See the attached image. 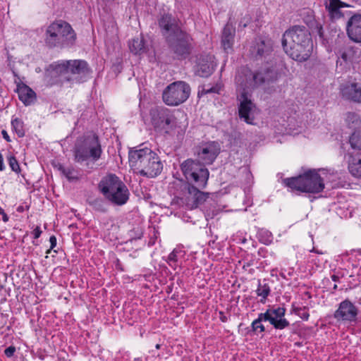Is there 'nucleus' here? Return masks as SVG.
Here are the masks:
<instances>
[{
	"label": "nucleus",
	"instance_id": "nucleus-1",
	"mask_svg": "<svg viewBox=\"0 0 361 361\" xmlns=\"http://www.w3.org/2000/svg\"><path fill=\"white\" fill-rule=\"evenodd\" d=\"M219 145L207 142L197 148V159H188L180 164V170L188 183L186 204L190 209L197 208L208 198L209 193L202 192L208 182L209 172L205 167L212 164L219 154Z\"/></svg>",
	"mask_w": 361,
	"mask_h": 361
},
{
	"label": "nucleus",
	"instance_id": "nucleus-2",
	"mask_svg": "<svg viewBox=\"0 0 361 361\" xmlns=\"http://www.w3.org/2000/svg\"><path fill=\"white\" fill-rule=\"evenodd\" d=\"M281 42L286 54L295 61H305L312 54L311 34L305 26L294 25L286 30Z\"/></svg>",
	"mask_w": 361,
	"mask_h": 361
},
{
	"label": "nucleus",
	"instance_id": "nucleus-3",
	"mask_svg": "<svg viewBox=\"0 0 361 361\" xmlns=\"http://www.w3.org/2000/svg\"><path fill=\"white\" fill-rule=\"evenodd\" d=\"M50 75L56 79L51 82L62 85L64 82L82 83L90 78L92 69L85 60H61L51 63Z\"/></svg>",
	"mask_w": 361,
	"mask_h": 361
},
{
	"label": "nucleus",
	"instance_id": "nucleus-4",
	"mask_svg": "<svg viewBox=\"0 0 361 361\" xmlns=\"http://www.w3.org/2000/svg\"><path fill=\"white\" fill-rule=\"evenodd\" d=\"M128 159L130 166L142 176L156 177L163 169V164L158 154L142 145L130 149Z\"/></svg>",
	"mask_w": 361,
	"mask_h": 361
},
{
	"label": "nucleus",
	"instance_id": "nucleus-5",
	"mask_svg": "<svg viewBox=\"0 0 361 361\" xmlns=\"http://www.w3.org/2000/svg\"><path fill=\"white\" fill-rule=\"evenodd\" d=\"M75 162L82 164H94L102 157L103 149L99 135L94 132H88L77 138L73 148Z\"/></svg>",
	"mask_w": 361,
	"mask_h": 361
},
{
	"label": "nucleus",
	"instance_id": "nucleus-6",
	"mask_svg": "<svg viewBox=\"0 0 361 361\" xmlns=\"http://www.w3.org/2000/svg\"><path fill=\"white\" fill-rule=\"evenodd\" d=\"M76 39L77 35L70 23L61 19L51 23L44 35V44L49 49L71 48Z\"/></svg>",
	"mask_w": 361,
	"mask_h": 361
},
{
	"label": "nucleus",
	"instance_id": "nucleus-7",
	"mask_svg": "<svg viewBox=\"0 0 361 361\" xmlns=\"http://www.w3.org/2000/svg\"><path fill=\"white\" fill-rule=\"evenodd\" d=\"M283 183L293 190L306 193L317 194L325 188L324 180L317 169H309L298 176L285 178Z\"/></svg>",
	"mask_w": 361,
	"mask_h": 361
},
{
	"label": "nucleus",
	"instance_id": "nucleus-8",
	"mask_svg": "<svg viewBox=\"0 0 361 361\" xmlns=\"http://www.w3.org/2000/svg\"><path fill=\"white\" fill-rule=\"evenodd\" d=\"M275 80L274 73L269 68L254 73L247 68H242L238 71L235 78L238 94L243 92L250 94L252 89Z\"/></svg>",
	"mask_w": 361,
	"mask_h": 361
},
{
	"label": "nucleus",
	"instance_id": "nucleus-9",
	"mask_svg": "<svg viewBox=\"0 0 361 361\" xmlns=\"http://www.w3.org/2000/svg\"><path fill=\"white\" fill-rule=\"evenodd\" d=\"M98 187L106 199L115 205H123L129 199L127 186L115 174L109 173L103 177Z\"/></svg>",
	"mask_w": 361,
	"mask_h": 361
},
{
	"label": "nucleus",
	"instance_id": "nucleus-10",
	"mask_svg": "<svg viewBox=\"0 0 361 361\" xmlns=\"http://www.w3.org/2000/svg\"><path fill=\"white\" fill-rule=\"evenodd\" d=\"M286 310L284 307H271L265 312L259 313L251 324V331L255 334L264 333L265 327L262 322H269L275 329L283 330L290 326V322L285 318Z\"/></svg>",
	"mask_w": 361,
	"mask_h": 361
},
{
	"label": "nucleus",
	"instance_id": "nucleus-11",
	"mask_svg": "<svg viewBox=\"0 0 361 361\" xmlns=\"http://www.w3.org/2000/svg\"><path fill=\"white\" fill-rule=\"evenodd\" d=\"M192 36L185 31L178 33L174 37H169L166 41L173 58L178 60H185L192 53L193 45Z\"/></svg>",
	"mask_w": 361,
	"mask_h": 361
},
{
	"label": "nucleus",
	"instance_id": "nucleus-12",
	"mask_svg": "<svg viewBox=\"0 0 361 361\" xmlns=\"http://www.w3.org/2000/svg\"><path fill=\"white\" fill-rule=\"evenodd\" d=\"M190 94V87L184 81H176L166 87L162 94L164 102L168 106H178L185 102Z\"/></svg>",
	"mask_w": 361,
	"mask_h": 361
},
{
	"label": "nucleus",
	"instance_id": "nucleus-13",
	"mask_svg": "<svg viewBox=\"0 0 361 361\" xmlns=\"http://www.w3.org/2000/svg\"><path fill=\"white\" fill-rule=\"evenodd\" d=\"M151 123L160 133L169 134L173 128L175 116L172 111L164 106H156L149 111Z\"/></svg>",
	"mask_w": 361,
	"mask_h": 361
},
{
	"label": "nucleus",
	"instance_id": "nucleus-14",
	"mask_svg": "<svg viewBox=\"0 0 361 361\" xmlns=\"http://www.w3.org/2000/svg\"><path fill=\"white\" fill-rule=\"evenodd\" d=\"M238 104V116L247 124H254V112L255 104L251 100V94L245 92L237 94Z\"/></svg>",
	"mask_w": 361,
	"mask_h": 361
},
{
	"label": "nucleus",
	"instance_id": "nucleus-15",
	"mask_svg": "<svg viewBox=\"0 0 361 361\" xmlns=\"http://www.w3.org/2000/svg\"><path fill=\"white\" fill-rule=\"evenodd\" d=\"M357 315L358 308L348 299L340 302L338 309L334 313V317L338 322L350 323L355 322Z\"/></svg>",
	"mask_w": 361,
	"mask_h": 361
},
{
	"label": "nucleus",
	"instance_id": "nucleus-16",
	"mask_svg": "<svg viewBox=\"0 0 361 361\" xmlns=\"http://www.w3.org/2000/svg\"><path fill=\"white\" fill-rule=\"evenodd\" d=\"M158 23L166 41L169 39V37H174L183 31L179 26L178 20L171 14L162 15L159 19Z\"/></svg>",
	"mask_w": 361,
	"mask_h": 361
},
{
	"label": "nucleus",
	"instance_id": "nucleus-17",
	"mask_svg": "<svg viewBox=\"0 0 361 361\" xmlns=\"http://www.w3.org/2000/svg\"><path fill=\"white\" fill-rule=\"evenodd\" d=\"M272 51L273 46L271 41L261 39L256 40L250 49V54L255 60L266 59Z\"/></svg>",
	"mask_w": 361,
	"mask_h": 361
},
{
	"label": "nucleus",
	"instance_id": "nucleus-18",
	"mask_svg": "<svg viewBox=\"0 0 361 361\" xmlns=\"http://www.w3.org/2000/svg\"><path fill=\"white\" fill-rule=\"evenodd\" d=\"M346 32L351 41L361 43V14L350 16L346 23Z\"/></svg>",
	"mask_w": 361,
	"mask_h": 361
},
{
	"label": "nucleus",
	"instance_id": "nucleus-19",
	"mask_svg": "<svg viewBox=\"0 0 361 361\" xmlns=\"http://www.w3.org/2000/svg\"><path fill=\"white\" fill-rule=\"evenodd\" d=\"M212 57L208 54H200L197 57L195 73L202 78L209 76L214 71Z\"/></svg>",
	"mask_w": 361,
	"mask_h": 361
},
{
	"label": "nucleus",
	"instance_id": "nucleus-20",
	"mask_svg": "<svg viewBox=\"0 0 361 361\" xmlns=\"http://www.w3.org/2000/svg\"><path fill=\"white\" fill-rule=\"evenodd\" d=\"M235 34V27L232 23H226L222 30L221 44L222 48L227 54L233 51Z\"/></svg>",
	"mask_w": 361,
	"mask_h": 361
},
{
	"label": "nucleus",
	"instance_id": "nucleus-21",
	"mask_svg": "<svg viewBox=\"0 0 361 361\" xmlns=\"http://www.w3.org/2000/svg\"><path fill=\"white\" fill-rule=\"evenodd\" d=\"M343 97L357 103H361V86L357 83L343 85L341 89Z\"/></svg>",
	"mask_w": 361,
	"mask_h": 361
},
{
	"label": "nucleus",
	"instance_id": "nucleus-22",
	"mask_svg": "<svg viewBox=\"0 0 361 361\" xmlns=\"http://www.w3.org/2000/svg\"><path fill=\"white\" fill-rule=\"evenodd\" d=\"M17 83V92L18 94L19 99L25 105L29 106L34 103L36 100L35 92L27 85L24 83Z\"/></svg>",
	"mask_w": 361,
	"mask_h": 361
},
{
	"label": "nucleus",
	"instance_id": "nucleus-23",
	"mask_svg": "<svg viewBox=\"0 0 361 361\" xmlns=\"http://www.w3.org/2000/svg\"><path fill=\"white\" fill-rule=\"evenodd\" d=\"M57 169L69 182L78 181L80 178L79 170L73 166L65 167L63 165L59 164L57 166Z\"/></svg>",
	"mask_w": 361,
	"mask_h": 361
},
{
	"label": "nucleus",
	"instance_id": "nucleus-24",
	"mask_svg": "<svg viewBox=\"0 0 361 361\" xmlns=\"http://www.w3.org/2000/svg\"><path fill=\"white\" fill-rule=\"evenodd\" d=\"M255 292L257 295L260 297L259 302L264 304L271 293V287L269 283V279H264L262 281L259 280L257 288Z\"/></svg>",
	"mask_w": 361,
	"mask_h": 361
},
{
	"label": "nucleus",
	"instance_id": "nucleus-25",
	"mask_svg": "<svg viewBox=\"0 0 361 361\" xmlns=\"http://www.w3.org/2000/svg\"><path fill=\"white\" fill-rule=\"evenodd\" d=\"M129 49L134 54H142L146 51L143 38L133 39L129 42Z\"/></svg>",
	"mask_w": 361,
	"mask_h": 361
},
{
	"label": "nucleus",
	"instance_id": "nucleus-26",
	"mask_svg": "<svg viewBox=\"0 0 361 361\" xmlns=\"http://www.w3.org/2000/svg\"><path fill=\"white\" fill-rule=\"evenodd\" d=\"M88 204L96 212L101 213H105L107 212V203L102 197L89 200Z\"/></svg>",
	"mask_w": 361,
	"mask_h": 361
},
{
	"label": "nucleus",
	"instance_id": "nucleus-27",
	"mask_svg": "<svg viewBox=\"0 0 361 361\" xmlns=\"http://www.w3.org/2000/svg\"><path fill=\"white\" fill-rule=\"evenodd\" d=\"M348 170L353 176L361 178V158L352 157L348 164Z\"/></svg>",
	"mask_w": 361,
	"mask_h": 361
},
{
	"label": "nucleus",
	"instance_id": "nucleus-28",
	"mask_svg": "<svg viewBox=\"0 0 361 361\" xmlns=\"http://www.w3.org/2000/svg\"><path fill=\"white\" fill-rule=\"evenodd\" d=\"M11 128L18 137H23L25 135L24 123L21 119L18 118H13L11 120Z\"/></svg>",
	"mask_w": 361,
	"mask_h": 361
},
{
	"label": "nucleus",
	"instance_id": "nucleus-29",
	"mask_svg": "<svg viewBox=\"0 0 361 361\" xmlns=\"http://www.w3.org/2000/svg\"><path fill=\"white\" fill-rule=\"evenodd\" d=\"M6 158L11 169L17 174L20 173L21 169L16 157L11 152H8Z\"/></svg>",
	"mask_w": 361,
	"mask_h": 361
},
{
	"label": "nucleus",
	"instance_id": "nucleus-30",
	"mask_svg": "<svg viewBox=\"0 0 361 361\" xmlns=\"http://www.w3.org/2000/svg\"><path fill=\"white\" fill-rule=\"evenodd\" d=\"M258 238L259 242L266 245L271 244L274 239L273 235L270 231L263 229L259 231Z\"/></svg>",
	"mask_w": 361,
	"mask_h": 361
},
{
	"label": "nucleus",
	"instance_id": "nucleus-31",
	"mask_svg": "<svg viewBox=\"0 0 361 361\" xmlns=\"http://www.w3.org/2000/svg\"><path fill=\"white\" fill-rule=\"evenodd\" d=\"M350 143L353 149H361V130L355 131L351 135Z\"/></svg>",
	"mask_w": 361,
	"mask_h": 361
},
{
	"label": "nucleus",
	"instance_id": "nucleus-32",
	"mask_svg": "<svg viewBox=\"0 0 361 361\" xmlns=\"http://www.w3.org/2000/svg\"><path fill=\"white\" fill-rule=\"evenodd\" d=\"M346 122L350 128H355L360 122V117L355 113L348 112L346 115Z\"/></svg>",
	"mask_w": 361,
	"mask_h": 361
},
{
	"label": "nucleus",
	"instance_id": "nucleus-33",
	"mask_svg": "<svg viewBox=\"0 0 361 361\" xmlns=\"http://www.w3.org/2000/svg\"><path fill=\"white\" fill-rule=\"evenodd\" d=\"M293 311L296 315L305 321H307L310 317V314L306 307H295L293 305Z\"/></svg>",
	"mask_w": 361,
	"mask_h": 361
},
{
	"label": "nucleus",
	"instance_id": "nucleus-34",
	"mask_svg": "<svg viewBox=\"0 0 361 361\" xmlns=\"http://www.w3.org/2000/svg\"><path fill=\"white\" fill-rule=\"evenodd\" d=\"M219 87L216 86L209 87V85H204L202 87V90L199 91V94L201 93V94H207L210 93H219Z\"/></svg>",
	"mask_w": 361,
	"mask_h": 361
},
{
	"label": "nucleus",
	"instance_id": "nucleus-35",
	"mask_svg": "<svg viewBox=\"0 0 361 361\" xmlns=\"http://www.w3.org/2000/svg\"><path fill=\"white\" fill-rule=\"evenodd\" d=\"M331 20H337L341 18L342 13L340 8H334L327 10Z\"/></svg>",
	"mask_w": 361,
	"mask_h": 361
},
{
	"label": "nucleus",
	"instance_id": "nucleus-36",
	"mask_svg": "<svg viewBox=\"0 0 361 361\" xmlns=\"http://www.w3.org/2000/svg\"><path fill=\"white\" fill-rule=\"evenodd\" d=\"M183 253L180 249L175 248L168 256L167 261L178 262V257Z\"/></svg>",
	"mask_w": 361,
	"mask_h": 361
},
{
	"label": "nucleus",
	"instance_id": "nucleus-37",
	"mask_svg": "<svg viewBox=\"0 0 361 361\" xmlns=\"http://www.w3.org/2000/svg\"><path fill=\"white\" fill-rule=\"evenodd\" d=\"M294 274V270L293 268H290L288 270L281 269L279 273V276L283 279L288 280L290 277H291Z\"/></svg>",
	"mask_w": 361,
	"mask_h": 361
},
{
	"label": "nucleus",
	"instance_id": "nucleus-38",
	"mask_svg": "<svg viewBox=\"0 0 361 361\" xmlns=\"http://www.w3.org/2000/svg\"><path fill=\"white\" fill-rule=\"evenodd\" d=\"M329 4H326V10L334 8H341V2L340 0H329Z\"/></svg>",
	"mask_w": 361,
	"mask_h": 361
},
{
	"label": "nucleus",
	"instance_id": "nucleus-39",
	"mask_svg": "<svg viewBox=\"0 0 361 361\" xmlns=\"http://www.w3.org/2000/svg\"><path fill=\"white\" fill-rule=\"evenodd\" d=\"M253 265V261L250 260L246 262H244L243 265V269L245 271H247L249 274H252L255 272V269L252 268H250L251 266Z\"/></svg>",
	"mask_w": 361,
	"mask_h": 361
},
{
	"label": "nucleus",
	"instance_id": "nucleus-40",
	"mask_svg": "<svg viewBox=\"0 0 361 361\" xmlns=\"http://www.w3.org/2000/svg\"><path fill=\"white\" fill-rule=\"evenodd\" d=\"M16 349L13 345H10L4 350V354L7 357H11L14 355Z\"/></svg>",
	"mask_w": 361,
	"mask_h": 361
},
{
	"label": "nucleus",
	"instance_id": "nucleus-41",
	"mask_svg": "<svg viewBox=\"0 0 361 361\" xmlns=\"http://www.w3.org/2000/svg\"><path fill=\"white\" fill-rule=\"evenodd\" d=\"M49 242L51 244L50 248L47 251V254H49L51 250H53L56 246L57 243V240L55 235H51L49 238Z\"/></svg>",
	"mask_w": 361,
	"mask_h": 361
},
{
	"label": "nucleus",
	"instance_id": "nucleus-42",
	"mask_svg": "<svg viewBox=\"0 0 361 361\" xmlns=\"http://www.w3.org/2000/svg\"><path fill=\"white\" fill-rule=\"evenodd\" d=\"M133 232L135 233V239H141L143 235L142 230L140 228H135Z\"/></svg>",
	"mask_w": 361,
	"mask_h": 361
},
{
	"label": "nucleus",
	"instance_id": "nucleus-43",
	"mask_svg": "<svg viewBox=\"0 0 361 361\" xmlns=\"http://www.w3.org/2000/svg\"><path fill=\"white\" fill-rule=\"evenodd\" d=\"M42 230L39 226H37L32 231V234L34 235L35 239H37L40 237L42 234Z\"/></svg>",
	"mask_w": 361,
	"mask_h": 361
},
{
	"label": "nucleus",
	"instance_id": "nucleus-44",
	"mask_svg": "<svg viewBox=\"0 0 361 361\" xmlns=\"http://www.w3.org/2000/svg\"><path fill=\"white\" fill-rule=\"evenodd\" d=\"M0 215L2 216V220L4 222L6 223L8 221L9 218L6 213L4 212V209L0 207Z\"/></svg>",
	"mask_w": 361,
	"mask_h": 361
},
{
	"label": "nucleus",
	"instance_id": "nucleus-45",
	"mask_svg": "<svg viewBox=\"0 0 361 361\" xmlns=\"http://www.w3.org/2000/svg\"><path fill=\"white\" fill-rule=\"evenodd\" d=\"M167 263L173 270H176L179 267L177 261H167Z\"/></svg>",
	"mask_w": 361,
	"mask_h": 361
},
{
	"label": "nucleus",
	"instance_id": "nucleus-46",
	"mask_svg": "<svg viewBox=\"0 0 361 361\" xmlns=\"http://www.w3.org/2000/svg\"><path fill=\"white\" fill-rule=\"evenodd\" d=\"M1 135H2L3 137L6 140V142H11L10 136L8 135V134L6 130H3L1 131Z\"/></svg>",
	"mask_w": 361,
	"mask_h": 361
},
{
	"label": "nucleus",
	"instance_id": "nucleus-47",
	"mask_svg": "<svg viewBox=\"0 0 361 361\" xmlns=\"http://www.w3.org/2000/svg\"><path fill=\"white\" fill-rule=\"evenodd\" d=\"M30 208L29 206H25L24 207L23 205H19L17 209H16V211L18 212H20V213H22L25 210H28Z\"/></svg>",
	"mask_w": 361,
	"mask_h": 361
},
{
	"label": "nucleus",
	"instance_id": "nucleus-48",
	"mask_svg": "<svg viewBox=\"0 0 361 361\" xmlns=\"http://www.w3.org/2000/svg\"><path fill=\"white\" fill-rule=\"evenodd\" d=\"M6 169V166L4 163V157L1 153H0V171H3Z\"/></svg>",
	"mask_w": 361,
	"mask_h": 361
},
{
	"label": "nucleus",
	"instance_id": "nucleus-49",
	"mask_svg": "<svg viewBox=\"0 0 361 361\" xmlns=\"http://www.w3.org/2000/svg\"><path fill=\"white\" fill-rule=\"evenodd\" d=\"M219 319L222 322H226L228 321V317L221 311L219 312Z\"/></svg>",
	"mask_w": 361,
	"mask_h": 361
},
{
	"label": "nucleus",
	"instance_id": "nucleus-50",
	"mask_svg": "<svg viewBox=\"0 0 361 361\" xmlns=\"http://www.w3.org/2000/svg\"><path fill=\"white\" fill-rule=\"evenodd\" d=\"M331 278L332 281H334L335 282H338V281H339L341 276L338 274H333V275H331Z\"/></svg>",
	"mask_w": 361,
	"mask_h": 361
},
{
	"label": "nucleus",
	"instance_id": "nucleus-51",
	"mask_svg": "<svg viewBox=\"0 0 361 361\" xmlns=\"http://www.w3.org/2000/svg\"><path fill=\"white\" fill-rule=\"evenodd\" d=\"M341 56L344 61H346L348 60V55L345 52H343L342 54H341Z\"/></svg>",
	"mask_w": 361,
	"mask_h": 361
},
{
	"label": "nucleus",
	"instance_id": "nucleus-52",
	"mask_svg": "<svg viewBox=\"0 0 361 361\" xmlns=\"http://www.w3.org/2000/svg\"><path fill=\"white\" fill-rule=\"evenodd\" d=\"M12 73H13V76H14L15 78H16L17 79L20 80L19 76L18 75V74L16 73V72L15 71H13H13H12Z\"/></svg>",
	"mask_w": 361,
	"mask_h": 361
},
{
	"label": "nucleus",
	"instance_id": "nucleus-53",
	"mask_svg": "<svg viewBox=\"0 0 361 361\" xmlns=\"http://www.w3.org/2000/svg\"><path fill=\"white\" fill-rule=\"evenodd\" d=\"M312 252H314L316 253H318V254H322V252L318 251L317 250H315L314 248H313V250H312Z\"/></svg>",
	"mask_w": 361,
	"mask_h": 361
},
{
	"label": "nucleus",
	"instance_id": "nucleus-54",
	"mask_svg": "<svg viewBox=\"0 0 361 361\" xmlns=\"http://www.w3.org/2000/svg\"><path fill=\"white\" fill-rule=\"evenodd\" d=\"M338 289V286L336 284H334V287H333V290L335 291Z\"/></svg>",
	"mask_w": 361,
	"mask_h": 361
},
{
	"label": "nucleus",
	"instance_id": "nucleus-55",
	"mask_svg": "<svg viewBox=\"0 0 361 361\" xmlns=\"http://www.w3.org/2000/svg\"><path fill=\"white\" fill-rule=\"evenodd\" d=\"M159 348H160V345H159V344H157V345H156V348H157V349H159Z\"/></svg>",
	"mask_w": 361,
	"mask_h": 361
}]
</instances>
